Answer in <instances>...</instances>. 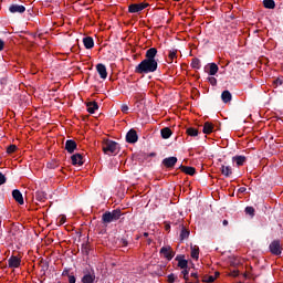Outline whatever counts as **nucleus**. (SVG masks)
Listing matches in <instances>:
<instances>
[{
  "label": "nucleus",
  "instance_id": "nucleus-1",
  "mask_svg": "<svg viewBox=\"0 0 283 283\" xmlns=\"http://www.w3.org/2000/svg\"><path fill=\"white\" fill-rule=\"evenodd\" d=\"M158 70V62L156 60L145 59L136 66L137 74H149Z\"/></svg>",
  "mask_w": 283,
  "mask_h": 283
},
{
  "label": "nucleus",
  "instance_id": "nucleus-2",
  "mask_svg": "<svg viewBox=\"0 0 283 283\" xmlns=\"http://www.w3.org/2000/svg\"><path fill=\"white\" fill-rule=\"evenodd\" d=\"M102 148L104 154L112 156V154H116V151H118V144L113 140H105Z\"/></svg>",
  "mask_w": 283,
  "mask_h": 283
},
{
  "label": "nucleus",
  "instance_id": "nucleus-3",
  "mask_svg": "<svg viewBox=\"0 0 283 283\" xmlns=\"http://www.w3.org/2000/svg\"><path fill=\"white\" fill-rule=\"evenodd\" d=\"M102 220L105 224H109L112 222H116V220H120V210H113L112 212H105L102 217Z\"/></svg>",
  "mask_w": 283,
  "mask_h": 283
},
{
  "label": "nucleus",
  "instance_id": "nucleus-4",
  "mask_svg": "<svg viewBox=\"0 0 283 283\" xmlns=\"http://www.w3.org/2000/svg\"><path fill=\"white\" fill-rule=\"evenodd\" d=\"M160 255L163 258H165L168 261L174 260V256L176 255V253L174 252V250L171 249V245H165L160 249L159 251Z\"/></svg>",
  "mask_w": 283,
  "mask_h": 283
},
{
  "label": "nucleus",
  "instance_id": "nucleus-5",
  "mask_svg": "<svg viewBox=\"0 0 283 283\" xmlns=\"http://www.w3.org/2000/svg\"><path fill=\"white\" fill-rule=\"evenodd\" d=\"M270 251L273 255H281L282 254V245H280V241H273L270 244Z\"/></svg>",
  "mask_w": 283,
  "mask_h": 283
},
{
  "label": "nucleus",
  "instance_id": "nucleus-6",
  "mask_svg": "<svg viewBox=\"0 0 283 283\" xmlns=\"http://www.w3.org/2000/svg\"><path fill=\"white\" fill-rule=\"evenodd\" d=\"M147 3H138V4H130L128 7V12L130 13H136V12H143V10H145V8H147Z\"/></svg>",
  "mask_w": 283,
  "mask_h": 283
},
{
  "label": "nucleus",
  "instance_id": "nucleus-7",
  "mask_svg": "<svg viewBox=\"0 0 283 283\" xmlns=\"http://www.w3.org/2000/svg\"><path fill=\"white\" fill-rule=\"evenodd\" d=\"M9 12H11V14H23V12H25V8L21 4H11L9 7Z\"/></svg>",
  "mask_w": 283,
  "mask_h": 283
},
{
  "label": "nucleus",
  "instance_id": "nucleus-8",
  "mask_svg": "<svg viewBox=\"0 0 283 283\" xmlns=\"http://www.w3.org/2000/svg\"><path fill=\"white\" fill-rule=\"evenodd\" d=\"M9 269H19L21 266V259L19 256H11L8 260Z\"/></svg>",
  "mask_w": 283,
  "mask_h": 283
},
{
  "label": "nucleus",
  "instance_id": "nucleus-9",
  "mask_svg": "<svg viewBox=\"0 0 283 283\" xmlns=\"http://www.w3.org/2000/svg\"><path fill=\"white\" fill-rule=\"evenodd\" d=\"M96 282V274L94 272H88L82 277V283H94Z\"/></svg>",
  "mask_w": 283,
  "mask_h": 283
},
{
  "label": "nucleus",
  "instance_id": "nucleus-10",
  "mask_svg": "<svg viewBox=\"0 0 283 283\" xmlns=\"http://www.w3.org/2000/svg\"><path fill=\"white\" fill-rule=\"evenodd\" d=\"M127 143H137L138 142V134L136 130L130 129L126 135Z\"/></svg>",
  "mask_w": 283,
  "mask_h": 283
},
{
  "label": "nucleus",
  "instance_id": "nucleus-11",
  "mask_svg": "<svg viewBox=\"0 0 283 283\" xmlns=\"http://www.w3.org/2000/svg\"><path fill=\"white\" fill-rule=\"evenodd\" d=\"M96 70L101 78L103 80L107 78V67L104 64H97Z\"/></svg>",
  "mask_w": 283,
  "mask_h": 283
},
{
  "label": "nucleus",
  "instance_id": "nucleus-12",
  "mask_svg": "<svg viewBox=\"0 0 283 283\" xmlns=\"http://www.w3.org/2000/svg\"><path fill=\"white\" fill-rule=\"evenodd\" d=\"M156 54H158V50L156 48H151L146 51V60L156 61Z\"/></svg>",
  "mask_w": 283,
  "mask_h": 283
},
{
  "label": "nucleus",
  "instance_id": "nucleus-13",
  "mask_svg": "<svg viewBox=\"0 0 283 283\" xmlns=\"http://www.w3.org/2000/svg\"><path fill=\"white\" fill-rule=\"evenodd\" d=\"M65 149L69 154H74V150L76 149V142L72 139L66 140Z\"/></svg>",
  "mask_w": 283,
  "mask_h": 283
},
{
  "label": "nucleus",
  "instance_id": "nucleus-14",
  "mask_svg": "<svg viewBox=\"0 0 283 283\" xmlns=\"http://www.w3.org/2000/svg\"><path fill=\"white\" fill-rule=\"evenodd\" d=\"M72 165H77V167H81L83 165V155L82 154H75L71 157Z\"/></svg>",
  "mask_w": 283,
  "mask_h": 283
},
{
  "label": "nucleus",
  "instance_id": "nucleus-15",
  "mask_svg": "<svg viewBox=\"0 0 283 283\" xmlns=\"http://www.w3.org/2000/svg\"><path fill=\"white\" fill-rule=\"evenodd\" d=\"M176 163H178V158L176 157H168L163 160V165H165V167H174Z\"/></svg>",
  "mask_w": 283,
  "mask_h": 283
},
{
  "label": "nucleus",
  "instance_id": "nucleus-16",
  "mask_svg": "<svg viewBox=\"0 0 283 283\" xmlns=\"http://www.w3.org/2000/svg\"><path fill=\"white\" fill-rule=\"evenodd\" d=\"M12 196L18 205H23L24 201H23V195L21 193V191L13 190Z\"/></svg>",
  "mask_w": 283,
  "mask_h": 283
},
{
  "label": "nucleus",
  "instance_id": "nucleus-17",
  "mask_svg": "<svg viewBox=\"0 0 283 283\" xmlns=\"http://www.w3.org/2000/svg\"><path fill=\"white\" fill-rule=\"evenodd\" d=\"M190 251L192 260H198L200 255V248L198 245H190Z\"/></svg>",
  "mask_w": 283,
  "mask_h": 283
},
{
  "label": "nucleus",
  "instance_id": "nucleus-18",
  "mask_svg": "<svg viewBox=\"0 0 283 283\" xmlns=\"http://www.w3.org/2000/svg\"><path fill=\"white\" fill-rule=\"evenodd\" d=\"M83 44L86 50H92V48H94V39H92V36H86L83 39Z\"/></svg>",
  "mask_w": 283,
  "mask_h": 283
},
{
  "label": "nucleus",
  "instance_id": "nucleus-19",
  "mask_svg": "<svg viewBox=\"0 0 283 283\" xmlns=\"http://www.w3.org/2000/svg\"><path fill=\"white\" fill-rule=\"evenodd\" d=\"M221 174L222 176H226V178H229L233 174V169L231 166H221Z\"/></svg>",
  "mask_w": 283,
  "mask_h": 283
},
{
  "label": "nucleus",
  "instance_id": "nucleus-20",
  "mask_svg": "<svg viewBox=\"0 0 283 283\" xmlns=\"http://www.w3.org/2000/svg\"><path fill=\"white\" fill-rule=\"evenodd\" d=\"M178 59V50L171 49L168 53V63H174Z\"/></svg>",
  "mask_w": 283,
  "mask_h": 283
},
{
  "label": "nucleus",
  "instance_id": "nucleus-21",
  "mask_svg": "<svg viewBox=\"0 0 283 283\" xmlns=\"http://www.w3.org/2000/svg\"><path fill=\"white\" fill-rule=\"evenodd\" d=\"M232 161H234L238 167H242V165H244V163H247V157H244V156H234L232 158Z\"/></svg>",
  "mask_w": 283,
  "mask_h": 283
},
{
  "label": "nucleus",
  "instance_id": "nucleus-22",
  "mask_svg": "<svg viewBox=\"0 0 283 283\" xmlns=\"http://www.w3.org/2000/svg\"><path fill=\"white\" fill-rule=\"evenodd\" d=\"M218 65L216 63H211L209 64V71H208V74L210 76H216V74H218Z\"/></svg>",
  "mask_w": 283,
  "mask_h": 283
},
{
  "label": "nucleus",
  "instance_id": "nucleus-23",
  "mask_svg": "<svg viewBox=\"0 0 283 283\" xmlns=\"http://www.w3.org/2000/svg\"><path fill=\"white\" fill-rule=\"evenodd\" d=\"M96 109H98V104L96 102H90L87 104V112L90 114H94V112H96Z\"/></svg>",
  "mask_w": 283,
  "mask_h": 283
},
{
  "label": "nucleus",
  "instance_id": "nucleus-24",
  "mask_svg": "<svg viewBox=\"0 0 283 283\" xmlns=\"http://www.w3.org/2000/svg\"><path fill=\"white\" fill-rule=\"evenodd\" d=\"M263 6L268 10H273V8H275V1L274 0H263Z\"/></svg>",
  "mask_w": 283,
  "mask_h": 283
},
{
  "label": "nucleus",
  "instance_id": "nucleus-25",
  "mask_svg": "<svg viewBox=\"0 0 283 283\" xmlns=\"http://www.w3.org/2000/svg\"><path fill=\"white\" fill-rule=\"evenodd\" d=\"M221 98H222L223 103H230V101H231V92L223 91L222 94H221Z\"/></svg>",
  "mask_w": 283,
  "mask_h": 283
},
{
  "label": "nucleus",
  "instance_id": "nucleus-26",
  "mask_svg": "<svg viewBox=\"0 0 283 283\" xmlns=\"http://www.w3.org/2000/svg\"><path fill=\"white\" fill-rule=\"evenodd\" d=\"M213 132V124L206 122L203 125V134H211Z\"/></svg>",
  "mask_w": 283,
  "mask_h": 283
},
{
  "label": "nucleus",
  "instance_id": "nucleus-27",
  "mask_svg": "<svg viewBox=\"0 0 283 283\" xmlns=\"http://www.w3.org/2000/svg\"><path fill=\"white\" fill-rule=\"evenodd\" d=\"M171 137V129L169 127H165L161 129V138H170Z\"/></svg>",
  "mask_w": 283,
  "mask_h": 283
},
{
  "label": "nucleus",
  "instance_id": "nucleus-28",
  "mask_svg": "<svg viewBox=\"0 0 283 283\" xmlns=\"http://www.w3.org/2000/svg\"><path fill=\"white\" fill-rule=\"evenodd\" d=\"M185 174H188V176H193L196 174V168L193 167H184Z\"/></svg>",
  "mask_w": 283,
  "mask_h": 283
},
{
  "label": "nucleus",
  "instance_id": "nucleus-29",
  "mask_svg": "<svg viewBox=\"0 0 283 283\" xmlns=\"http://www.w3.org/2000/svg\"><path fill=\"white\" fill-rule=\"evenodd\" d=\"M188 136H198V129L190 127L187 129Z\"/></svg>",
  "mask_w": 283,
  "mask_h": 283
},
{
  "label": "nucleus",
  "instance_id": "nucleus-30",
  "mask_svg": "<svg viewBox=\"0 0 283 283\" xmlns=\"http://www.w3.org/2000/svg\"><path fill=\"white\" fill-rule=\"evenodd\" d=\"M187 238H189V231L186 229H182L180 233V240H187Z\"/></svg>",
  "mask_w": 283,
  "mask_h": 283
},
{
  "label": "nucleus",
  "instance_id": "nucleus-31",
  "mask_svg": "<svg viewBox=\"0 0 283 283\" xmlns=\"http://www.w3.org/2000/svg\"><path fill=\"white\" fill-rule=\"evenodd\" d=\"M191 65L195 70H200V60L193 59Z\"/></svg>",
  "mask_w": 283,
  "mask_h": 283
},
{
  "label": "nucleus",
  "instance_id": "nucleus-32",
  "mask_svg": "<svg viewBox=\"0 0 283 283\" xmlns=\"http://www.w3.org/2000/svg\"><path fill=\"white\" fill-rule=\"evenodd\" d=\"M178 266H179L180 269H187V260L180 259V260L178 261Z\"/></svg>",
  "mask_w": 283,
  "mask_h": 283
},
{
  "label": "nucleus",
  "instance_id": "nucleus-33",
  "mask_svg": "<svg viewBox=\"0 0 283 283\" xmlns=\"http://www.w3.org/2000/svg\"><path fill=\"white\" fill-rule=\"evenodd\" d=\"M203 282H206V283L216 282V276H213V275L203 276Z\"/></svg>",
  "mask_w": 283,
  "mask_h": 283
},
{
  "label": "nucleus",
  "instance_id": "nucleus-34",
  "mask_svg": "<svg viewBox=\"0 0 283 283\" xmlns=\"http://www.w3.org/2000/svg\"><path fill=\"white\" fill-rule=\"evenodd\" d=\"M245 213H248V216H254L255 209L253 207H247Z\"/></svg>",
  "mask_w": 283,
  "mask_h": 283
},
{
  "label": "nucleus",
  "instance_id": "nucleus-35",
  "mask_svg": "<svg viewBox=\"0 0 283 283\" xmlns=\"http://www.w3.org/2000/svg\"><path fill=\"white\" fill-rule=\"evenodd\" d=\"M15 151H17V145H10L7 148V153H9V154H14Z\"/></svg>",
  "mask_w": 283,
  "mask_h": 283
},
{
  "label": "nucleus",
  "instance_id": "nucleus-36",
  "mask_svg": "<svg viewBox=\"0 0 283 283\" xmlns=\"http://www.w3.org/2000/svg\"><path fill=\"white\" fill-rule=\"evenodd\" d=\"M120 109L123 114H127L129 112V106H127V104H122Z\"/></svg>",
  "mask_w": 283,
  "mask_h": 283
},
{
  "label": "nucleus",
  "instance_id": "nucleus-37",
  "mask_svg": "<svg viewBox=\"0 0 283 283\" xmlns=\"http://www.w3.org/2000/svg\"><path fill=\"white\" fill-rule=\"evenodd\" d=\"M177 277H178V276L175 275V274H169V275H168V282H169V283H174V282H176Z\"/></svg>",
  "mask_w": 283,
  "mask_h": 283
},
{
  "label": "nucleus",
  "instance_id": "nucleus-38",
  "mask_svg": "<svg viewBox=\"0 0 283 283\" xmlns=\"http://www.w3.org/2000/svg\"><path fill=\"white\" fill-rule=\"evenodd\" d=\"M208 82L212 85H218V80H216L213 76L208 77Z\"/></svg>",
  "mask_w": 283,
  "mask_h": 283
},
{
  "label": "nucleus",
  "instance_id": "nucleus-39",
  "mask_svg": "<svg viewBox=\"0 0 283 283\" xmlns=\"http://www.w3.org/2000/svg\"><path fill=\"white\" fill-rule=\"evenodd\" d=\"M57 224H65V216H60L57 218Z\"/></svg>",
  "mask_w": 283,
  "mask_h": 283
},
{
  "label": "nucleus",
  "instance_id": "nucleus-40",
  "mask_svg": "<svg viewBox=\"0 0 283 283\" xmlns=\"http://www.w3.org/2000/svg\"><path fill=\"white\" fill-rule=\"evenodd\" d=\"M230 275H231V277H238V275H240V271L233 270L230 272Z\"/></svg>",
  "mask_w": 283,
  "mask_h": 283
},
{
  "label": "nucleus",
  "instance_id": "nucleus-41",
  "mask_svg": "<svg viewBox=\"0 0 283 283\" xmlns=\"http://www.w3.org/2000/svg\"><path fill=\"white\" fill-rule=\"evenodd\" d=\"M0 185H6V176L0 172Z\"/></svg>",
  "mask_w": 283,
  "mask_h": 283
},
{
  "label": "nucleus",
  "instance_id": "nucleus-42",
  "mask_svg": "<svg viewBox=\"0 0 283 283\" xmlns=\"http://www.w3.org/2000/svg\"><path fill=\"white\" fill-rule=\"evenodd\" d=\"M181 273H182V275H184V279L187 280V275H189V271L187 270V268L184 269V270L181 271Z\"/></svg>",
  "mask_w": 283,
  "mask_h": 283
},
{
  "label": "nucleus",
  "instance_id": "nucleus-43",
  "mask_svg": "<svg viewBox=\"0 0 283 283\" xmlns=\"http://www.w3.org/2000/svg\"><path fill=\"white\" fill-rule=\"evenodd\" d=\"M69 283H76V277L74 275H69Z\"/></svg>",
  "mask_w": 283,
  "mask_h": 283
},
{
  "label": "nucleus",
  "instance_id": "nucleus-44",
  "mask_svg": "<svg viewBox=\"0 0 283 283\" xmlns=\"http://www.w3.org/2000/svg\"><path fill=\"white\" fill-rule=\"evenodd\" d=\"M4 46H6V43L3 42V40L0 39V52L3 50Z\"/></svg>",
  "mask_w": 283,
  "mask_h": 283
},
{
  "label": "nucleus",
  "instance_id": "nucleus-45",
  "mask_svg": "<svg viewBox=\"0 0 283 283\" xmlns=\"http://www.w3.org/2000/svg\"><path fill=\"white\" fill-rule=\"evenodd\" d=\"M239 191H240V193H244V191H247V188L241 187V188L239 189Z\"/></svg>",
  "mask_w": 283,
  "mask_h": 283
},
{
  "label": "nucleus",
  "instance_id": "nucleus-46",
  "mask_svg": "<svg viewBox=\"0 0 283 283\" xmlns=\"http://www.w3.org/2000/svg\"><path fill=\"white\" fill-rule=\"evenodd\" d=\"M243 277L249 279L250 277V274L249 273H243Z\"/></svg>",
  "mask_w": 283,
  "mask_h": 283
},
{
  "label": "nucleus",
  "instance_id": "nucleus-47",
  "mask_svg": "<svg viewBox=\"0 0 283 283\" xmlns=\"http://www.w3.org/2000/svg\"><path fill=\"white\" fill-rule=\"evenodd\" d=\"M227 224H229V221L223 220V227H227Z\"/></svg>",
  "mask_w": 283,
  "mask_h": 283
},
{
  "label": "nucleus",
  "instance_id": "nucleus-48",
  "mask_svg": "<svg viewBox=\"0 0 283 283\" xmlns=\"http://www.w3.org/2000/svg\"><path fill=\"white\" fill-rule=\"evenodd\" d=\"M67 273H69V271L65 270V271H63L62 275H67Z\"/></svg>",
  "mask_w": 283,
  "mask_h": 283
},
{
  "label": "nucleus",
  "instance_id": "nucleus-49",
  "mask_svg": "<svg viewBox=\"0 0 283 283\" xmlns=\"http://www.w3.org/2000/svg\"><path fill=\"white\" fill-rule=\"evenodd\" d=\"M144 235H145V238H147V235H149V233L145 232Z\"/></svg>",
  "mask_w": 283,
  "mask_h": 283
},
{
  "label": "nucleus",
  "instance_id": "nucleus-50",
  "mask_svg": "<svg viewBox=\"0 0 283 283\" xmlns=\"http://www.w3.org/2000/svg\"><path fill=\"white\" fill-rule=\"evenodd\" d=\"M216 275H220V273L217 272Z\"/></svg>",
  "mask_w": 283,
  "mask_h": 283
}]
</instances>
